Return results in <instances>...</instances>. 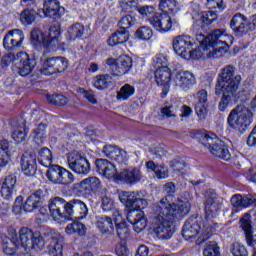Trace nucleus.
<instances>
[{
    "instance_id": "f257e3e1",
    "label": "nucleus",
    "mask_w": 256,
    "mask_h": 256,
    "mask_svg": "<svg viewBox=\"0 0 256 256\" xmlns=\"http://www.w3.org/2000/svg\"><path fill=\"white\" fill-rule=\"evenodd\" d=\"M233 38L225 30H212L210 34H197L196 40L200 48H193L196 45L194 38L188 35L178 36L173 39L172 47L175 54L186 60H196L202 57L215 59L228 52L229 42L233 43Z\"/></svg>"
},
{
    "instance_id": "5701e85b",
    "label": "nucleus",
    "mask_w": 256,
    "mask_h": 256,
    "mask_svg": "<svg viewBox=\"0 0 256 256\" xmlns=\"http://www.w3.org/2000/svg\"><path fill=\"white\" fill-rule=\"evenodd\" d=\"M47 192L42 189L36 190L24 202V212L31 213L41 207Z\"/></svg>"
},
{
    "instance_id": "37998d69",
    "label": "nucleus",
    "mask_w": 256,
    "mask_h": 256,
    "mask_svg": "<svg viewBox=\"0 0 256 256\" xmlns=\"http://www.w3.org/2000/svg\"><path fill=\"white\" fill-rule=\"evenodd\" d=\"M159 9L162 11V13L173 16L178 10V3L176 0H160Z\"/></svg>"
},
{
    "instance_id": "72a5a7b5",
    "label": "nucleus",
    "mask_w": 256,
    "mask_h": 256,
    "mask_svg": "<svg viewBox=\"0 0 256 256\" xmlns=\"http://www.w3.org/2000/svg\"><path fill=\"white\" fill-rule=\"evenodd\" d=\"M28 130L26 129L24 120H20V125L13 126L12 137L16 144H22L26 141Z\"/></svg>"
},
{
    "instance_id": "58836bf2",
    "label": "nucleus",
    "mask_w": 256,
    "mask_h": 256,
    "mask_svg": "<svg viewBox=\"0 0 256 256\" xmlns=\"http://www.w3.org/2000/svg\"><path fill=\"white\" fill-rule=\"evenodd\" d=\"M85 33V27L81 23H75L71 25L66 34V38L70 41H75L82 38Z\"/></svg>"
},
{
    "instance_id": "423d86ee",
    "label": "nucleus",
    "mask_w": 256,
    "mask_h": 256,
    "mask_svg": "<svg viewBox=\"0 0 256 256\" xmlns=\"http://www.w3.org/2000/svg\"><path fill=\"white\" fill-rule=\"evenodd\" d=\"M194 138L202 142V145L205 146L215 157L225 161H229L231 159L229 147L224 141L219 139L215 133H203L201 131H197Z\"/></svg>"
},
{
    "instance_id": "4468645a",
    "label": "nucleus",
    "mask_w": 256,
    "mask_h": 256,
    "mask_svg": "<svg viewBox=\"0 0 256 256\" xmlns=\"http://www.w3.org/2000/svg\"><path fill=\"white\" fill-rule=\"evenodd\" d=\"M173 70H175V64H169V66H163L155 70V83L162 89L164 95H167L171 85L173 86Z\"/></svg>"
},
{
    "instance_id": "2f4dec72",
    "label": "nucleus",
    "mask_w": 256,
    "mask_h": 256,
    "mask_svg": "<svg viewBox=\"0 0 256 256\" xmlns=\"http://www.w3.org/2000/svg\"><path fill=\"white\" fill-rule=\"evenodd\" d=\"M145 167L148 171L153 172L155 177L160 180L169 178V169L163 164L156 165L153 161H148Z\"/></svg>"
},
{
    "instance_id": "c756f323",
    "label": "nucleus",
    "mask_w": 256,
    "mask_h": 256,
    "mask_svg": "<svg viewBox=\"0 0 256 256\" xmlns=\"http://www.w3.org/2000/svg\"><path fill=\"white\" fill-rule=\"evenodd\" d=\"M17 179L14 175H9L5 178L1 186V197L5 200H11L15 189Z\"/></svg>"
},
{
    "instance_id": "a19ab883",
    "label": "nucleus",
    "mask_w": 256,
    "mask_h": 256,
    "mask_svg": "<svg viewBox=\"0 0 256 256\" xmlns=\"http://www.w3.org/2000/svg\"><path fill=\"white\" fill-rule=\"evenodd\" d=\"M135 92H136L135 87L129 83H126L123 86H121V88L118 90L116 94V99L122 102L127 101L131 97H133Z\"/></svg>"
},
{
    "instance_id": "e2e57ef3",
    "label": "nucleus",
    "mask_w": 256,
    "mask_h": 256,
    "mask_svg": "<svg viewBox=\"0 0 256 256\" xmlns=\"http://www.w3.org/2000/svg\"><path fill=\"white\" fill-rule=\"evenodd\" d=\"M208 104H196V113L200 120H204L208 115Z\"/></svg>"
},
{
    "instance_id": "e433bc0d",
    "label": "nucleus",
    "mask_w": 256,
    "mask_h": 256,
    "mask_svg": "<svg viewBox=\"0 0 256 256\" xmlns=\"http://www.w3.org/2000/svg\"><path fill=\"white\" fill-rule=\"evenodd\" d=\"M246 23L247 20L244 15L236 14L230 22V27L237 35H241L244 32Z\"/></svg>"
},
{
    "instance_id": "4be33fe9",
    "label": "nucleus",
    "mask_w": 256,
    "mask_h": 256,
    "mask_svg": "<svg viewBox=\"0 0 256 256\" xmlns=\"http://www.w3.org/2000/svg\"><path fill=\"white\" fill-rule=\"evenodd\" d=\"M45 236L51 239L48 254L50 256H63V237L53 230L45 233Z\"/></svg>"
},
{
    "instance_id": "ea45409f",
    "label": "nucleus",
    "mask_w": 256,
    "mask_h": 256,
    "mask_svg": "<svg viewBox=\"0 0 256 256\" xmlns=\"http://www.w3.org/2000/svg\"><path fill=\"white\" fill-rule=\"evenodd\" d=\"M129 39V32L127 30H118L114 32L112 36L108 39L107 43L109 46L113 47L116 45L124 44Z\"/></svg>"
},
{
    "instance_id": "9b49d317",
    "label": "nucleus",
    "mask_w": 256,
    "mask_h": 256,
    "mask_svg": "<svg viewBox=\"0 0 256 256\" xmlns=\"http://www.w3.org/2000/svg\"><path fill=\"white\" fill-rule=\"evenodd\" d=\"M196 85V77L191 71L183 70L179 64L173 69L172 86L182 91H189Z\"/></svg>"
},
{
    "instance_id": "c85d7f7f",
    "label": "nucleus",
    "mask_w": 256,
    "mask_h": 256,
    "mask_svg": "<svg viewBox=\"0 0 256 256\" xmlns=\"http://www.w3.org/2000/svg\"><path fill=\"white\" fill-rule=\"evenodd\" d=\"M9 235L12 237V239L8 238V237H4L3 239V252L8 255V256H13L17 249H19V244L17 242V234L15 229L11 228L9 230Z\"/></svg>"
},
{
    "instance_id": "de8ad7c7",
    "label": "nucleus",
    "mask_w": 256,
    "mask_h": 256,
    "mask_svg": "<svg viewBox=\"0 0 256 256\" xmlns=\"http://www.w3.org/2000/svg\"><path fill=\"white\" fill-rule=\"evenodd\" d=\"M154 32L149 26H140L135 32V38L140 41H149L152 39Z\"/></svg>"
},
{
    "instance_id": "4c0bfd02",
    "label": "nucleus",
    "mask_w": 256,
    "mask_h": 256,
    "mask_svg": "<svg viewBox=\"0 0 256 256\" xmlns=\"http://www.w3.org/2000/svg\"><path fill=\"white\" fill-rule=\"evenodd\" d=\"M48 39V48L55 49L58 44V40L61 37V30L59 26H51L48 32H45Z\"/></svg>"
},
{
    "instance_id": "f8f14e48",
    "label": "nucleus",
    "mask_w": 256,
    "mask_h": 256,
    "mask_svg": "<svg viewBox=\"0 0 256 256\" xmlns=\"http://www.w3.org/2000/svg\"><path fill=\"white\" fill-rule=\"evenodd\" d=\"M40 72L44 76H51L56 73H62L68 68L69 62L64 57H43L40 60Z\"/></svg>"
},
{
    "instance_id": "f03ea898",
    "label": "nucleus",
    "mask_w": 256,
    "mask_h": 256,
    "mask_svg": "<svg viewBox=\"0 0 256 256\" xmlns=\"http://www.w3.org/2000/svg\"><path fill=\"white\" fill-rule=\"evenodd\" d=\"M164 191L168 196L162 198L159 203L154 205V217L151 220V226L158 239L168 240L173 237L175 227L173 222L187 215L191 209L189 200L178 199L173 202L175 193V184L169 182L164 186Z\"/></svg>"
},
{
    "instance_id": "49530a36",
    "label": "nucleus",
    "mask_w": 256,
    "mask_h": 256,
    "mask_svg": "<svg viewBox=\"0 0 256 256\" xmlns=\"http://www.w3.org/2000/svg\"><path fill=\"white\" fill-rule=\"evenodd\" d=\"M87 228L84 224L79 222H73L67 225L65 232L68 235H73L77 233L79 236H85Z\"/></svg>"
},
{
    "instance_id": "680f3d73",
    "label": "nucleus",
    "mask_w": 256,
    "mask_h": 256,
    "mask_svg": "<svg viewBox=\"0 0 256 256\" xmlns=\"http://www.w3.org/2000/svg\"><path fill=\"white\" fill-rule=\"evenodd\" d=\"M13 212H14L15 215H22L23 212H25L22 196L17 197V199L15 201V205L13 207Z\"/></svg>"
},
{
    "instance_id": "f3484780",
    "label": "nucleus",
    "mask_w": 256,
    "mask_h": 256,
    "mask_svg": "<svg viewBox=\"0 0 256 256\" xmlns=\"http://www.w3.org/2000/svg\"><path fill=\"white\" fill-rule=\"evenodd\" d=\"M106 64L109 65L114 76L122 77L129 73L132 68V58L127 55H121L117 59L108 58Z\"/></svg>"
},
{
    "instance_id": "6e6d98bb",
    "label": "nucleus",
    "mask_w": 256,
    "mask_h": 256,
    "mask_svg": "<svg viewBox=\"0 0 256 256\" xmlns=\"http://www.w3.org/2000/svg\"><path fill=\"white\" fill-rule=\"evenodd\" d=\"M138 12L142 18H149V20L156 17V9L153 6H142L138 8Z\"/></svg>"
},
{
    "instance_id": "9d476101",
    "label": "nucleus",
    "mask_w": 256,
    "mask_h": 256,
    "mask_svg": "<svg viewBox=\"0 0 256 256\" xmlns=\"http://www.w3.org/2000/svg\"><path fill=\"white\" fill-rule=\"evenodd\" d=\"M18 235L20 236V240L16 239L18 247H22L26 253H30L31 251L39 252L45 247V240L39 232L22 228L18 232Z\"/></svg>"
},
{
    "instance_id": "a878e982",
    "label": "nucleus",
    "mask_w": 256,
    "mask_h": 256,
    "mask_svg": "<svg viewBox=\"0 0 256 256\" xmlns=\"http://www.w3.org/2000/svg\"><path fill=\"white\" fill-rule=\"evenodd\" d=\"M65 204V200L61 197H55L50 200L49 211L53 220L59 224L64 221V214L61 212V208Z\"/></svg>"
},
{
    "instance_id": "69168bd1",
    "label": "nucleus",
    "mask_w": 256,
    "mask_h": 256,
    "mask_svg": "<svg viewBox=\"0 0 256 256\" xmlns=\"http://www.w3.org/2000/svg\"><path fill=\"white\" fill-rule=\"evenodd\" d=\"M128 160L129 156L124 149H120L114 158V161L118 162L119 164L126 163Z\"/></svg>"
},
{
    "instance_id": "39448f33",
    "label": "nucleus",
    "mask_w": 256,
    "mask_h": 256,
    "mask_svg": "<svg viewBox=\"0 0 256 256\" xmlns=\"http://www.w3.org/2000/svg\"><path fill=\"white\" fill-rule=\"evenodd\" d=\"M234 73L235 69L233 66H227L218 76L216 83V94H223L219 103V111L224 112L230 106L231 94L237 91L238 85L240 84L241 77L239 75L233 77Z\"/></svg>"
},
{
    "instance_id": "2eb2a0df",
    "label": "nucleus",
    "mask_w": 256,
    "mask_h": 256,
    "mask_svg": "<svg viewBox=\"0 0 256 256\" xmlns=\"http://www.w3.org/2000/svg\"><path fill=\"white\" fill-rule=\"evenodd\" d=\"M149 23L155 31L161 34L168 33L173 29V27L178 26V21L175 17L168 13L155 15L149 19Z\"/></svg>"
},
{
    "instance_id": "8fccbe9b",
    "label": "nucleus",
    "mask_w": 256,
    "mask_h": 256,
    "mask_svg": "<svg viewBox=\"0 0 256 256\" xmlns=\"http://www.w3.org/2000/svg\"><path fill=\"white\" fill-rule=\"evenodd\" d=\"M36 20V11L34 9H25L20 13V22L23 25H31Z\"/></svg>"
},
{
    "instance_id": "b1692460",
    "label": "nucleus",
    "mask_w": 256,
    "mask_h": 256,
    "mask_svg": "<svg viewBox=\"0 0 256 256\" xmlns=\"http://www.w3.org/2000/svg\"><path fill=\"white\" fill-rule=\"evenodd\" d=\"M240 227L244 230L248 247L256 250V236H253L251 226V214H244L240 221Z\"/></svg>"
},
{
    "instance_id": "13d9d810",
    "label": "nucleus",
    "mask_w": 256,
    "mask_h": 256,
    "mask_svg": "<svg viewBox=\"0 0 256 256\" xmlns=\"http://www.w3.org/2000/svg\"><path fill=\"white\" fill-rule=\"evenodd\" d=\"M135 22V18L132 15L128 14L122 17V19L120 20V26L123 30L126 31V29H129L132 26H134Z\"/></svg>"
},
{
    "instance_id": "0eeeda50",
    "label": "nucleus",
    "mask_w": 256,
    "mask_h": 256,
    "mask_svg": "<svg viewBox=\"0 0 256 256\" xmlns=\"http://www.w3.org/2000/svg\"><path fill=\"white\" fill-rule=\"evenodd\" d=\"M101 209L103 212H112L116 233L121 239H125L129 234L128 225L125 223L126 212L120 211L113 197L105 195L101 197Z\"/></svg>"
},
{
    "instance_id": "20e7f679",
    "label": "nucleus",
    "mask_w": 256,
    "mask_h": 256,
    "mask_svg": "<svg viewBox=\"0 0 256 256\" xmlns=\"http://www.w3.org/2000/svg\"><path fill=\"white\" fill-rule=\"evenodd\" d=\"M119 200L127 209H129L125 216L126 225V221H128L133 225V229L136 233L143 232L148 226V218L143 211L148 207V201L141 198L139 192L133 191L119 192Z\"/></svg>"
},
{
    "instance_id": "338daca9",
    "label": "nucleus",
    "mask_w": 256,
    "mask_h": 256,
    "mask_svg": "<svg viewBox=\"0 0 256 256\" xmlns=\"http://www.w3.org/2000/svg\"><path fill=\"white\" fill-rule=\"evenodd\" d=\"M115 254L117 256H129L130 255V251L129 249L126 247V245L124 244H119L116 246L115 248Z\"/></svg>"
},
{
    "instance_id": "6e6552de",
    "label": "nucleus",
    "mask_w": 256,
    "mask_h": 256,
    "mask_svg": "<svg viewBox=\"0 0 256 256\" xmlns=\"http://www.w3.org/2000/svg\"><path fill=\"white\" fill-rule=\"evenodd\" d=\"M4 65H10L13 63V71L17 72L21 77L29 76L33 73L37 62L35 59L30 58L26 52H19L17 54L8 53L2 59Z\"/></svg>"
},
{
    "instance_id": "412c9836",
    "label": "nucleus",
    "mask_w": 256,
    "mask_h": 256,
    "mask_svg": "<svg viewBox=\"0 0 256 256\" xmlns=\"http://www.w3.org/2000/svg\"><path fill=\"white\" fill-rule=\"evenodd\" d=\"M96 169L99 174L108 179H114L115 181H120V174L117 173L115 165L108 160L99 159L96 160Z\"/></svg>"
},
{
    "instance_id": "864d4df0",
    "label": "nucleus",
    "mask_w": 256,
    "mask_h": 256,
    "mask_svg": "<svg viewBox=\"0 0 256 256\" xmlns=\"http://www.w3.org/2000/svg\"><path fill=\"white\" fill-rule=\"evenodd\" d=\"M204 256H221L220 247L216 242H211L206 246L203 252Z\"/></svg>"
},
{
    "instance_id": "3c124183",
    "label": "nucleus",
    "mask_w": 256,
    "mask_h": 256,
    "mask_svg": "<svg viewBox=\"0 0 256 256\" xmlns=\"http://www.w3.org/2000/svg\"><path fill=\"white\" fill-rule=\"evenodd\" d=\"M141 0H119V6L125 13L132 12L137 9V6Z\"/></svg>"
},
{
    "instance_id": "dca6fc26",
    "label": "nucleus",
    "mask_w": 256,
    "mask_h": 256,
    "mask_svg": "<svg viewBox=\"0 0 256 256\" xmlns=\"http://www.w3.org/2000/svg\"><path fill=\"white\" fill-rule=\"evenodd\" d=\"M46 176L54 185H70L75 180L70 171L58 165H52L48 169Z\"/></svg>"
},
{
    "instance_id": "6ab92c4d",
    "label": "nucleus",
    "mask_w": 256,
    "mask_h": 256,
    "mask_svg": "<svg viewBox=\"0 0 256 256\" xmlns=\"http://www.w3.org/2000/svg\"><path fill=\"white\" fill-rule=\"evenodd\" d=\"M25 40V34L23 30L16 28L15 30H10L8 34L4 37L3 46L6 50H14L22 47Z\"/></svg>"
},
{
    "instance_id": "603ef678",
    "label": "nucleus",
    "mask_w": 256,
    "mask_h": 256,
    "mask_svg": "<svg viewBox=\"0 0 256 256\" xmlns=\"http://www.w3.org/2000/svg\"><path fill=\"white\" fill-rule=\"evenodd\" d=\"M153 65L156 70L162 69L164 67H170V64H168V58L163 54H157L153 58Z\"/></svg>"
},
{
    "instance_id": "a211bd4d",
    "label": "nucleus",
    "mask_w": 256,
    "mask_h": 256,
    "mask_svg": "<svg viewBox=\"0 0 256 256\" xmlns=\"http://www.w3.org/2000/svg\"><path fill=\"white\" fill-rule=\"evenodd\" d=\"M65 14L64 7L60 6L57 0H46L43 4V8L38 10L40 18H49L58 20Z\"/></svg>"
},
{
    "instance_id": "f704fd0d",
    "label": "nucleus",
    "mask_w": 256,
    "mask_h": 256,
    "mask_svg": "<svg viewBox=\"0 0 256 256\" xmlns=\"http://www.w3.org/2000/svg\"><path fill=\"white\" fill-rule=\"evenodd\" d=\"M120 181L124 180L127 183H136L139 182L142 178L141 172L136 168L125 169L122 174L119 175Z\"/></svg>"
},
{
    "instance_id": "393cba45",
    "label": "nucleus",
    "mask_w": 256,
    "mask_h": 256,
    "mask_svg": "<svg viewBox=\"0 0 256 256\" xmlns=\"http://www.w3.org/2000/svg\"><path fill=\"white\" fill-rule=\"evenodd\" d=\"M30 44L37 50L49 48V39L46 32H42L39 28H34L30 33Z\"/></svg>"
},
{
    "instance_id": "c9c22d12",
    "label": "nucleus",
    "mask_w": 256,
    "mask_h": 256,
    "mask_svg": "<svg viewBox=\"0 0 256 256\" xmlns=\"http://www.w3.org/2000/svg\"><path fill=\"white\" fill-rule=\"evenodd\" d=\"M11 161V151L9 141L0 140V167H5Z\"/></svg>"
},
{
    "instance_id": "5fc2aeb1",
    "label": "nucleus",
    "mask_w": 256,
    "mask_h": 256,
    "mask_svg": "<svg viewBox=\"0 0 256 256\" xmlns=\"http://www.w3.org/2000/svg\"><path fill=\"white\" fill-rule=\"evenodd\" d=\"M47 101L50 104H53L56 106H63L68 102L67 98L64 97L62 94H51L47 96Z\"/></svg>"
},
{
    "instance_id": "473e14b6",
    "label": "nucleus",
    "mask_w": 256,
    "mask_h": 256,
    "mask_svg": "<svg viewBox=\"0 0 256 256\" xmlns=\"http://www.w3.org/2000/svg\"><path fill=\"white\" fill-rule=\"evenodd\" d=\"M97 228L103 234H111L115 231V225L113 219L110 216H98L97 217Z\"/></svg>"
},
{
    "instance_id": "c03bdc74",
    "label": "nucleus",
    "mask_w": 256,
    "mask_h": 256,
    "mask_svg": "<svg viewBox=\"0 0 256 256\" xmlns=\"http://www.w3.org/2000/svg\"><path fill=\"white\" fill-rule=\"evenodd\" d=\"M46 125L39 124L32 132L33 142L37 145H42L46 139Z\"/></svg>"
},
{
    "instance_id": "cd10ccee",
    "label": "nucleus",
    "mask_w": 256,
    "mask_h": 256,
    "mask_svg": "<svg viewBox=\"0 0 256 256\" xmlns=\"http://www.w3.org/2000/svg\"><path fill=\"white\" fill-rule=\"evenodd\" d=\"M193 19L196 26L205 28V26L212 24L217 19V14L213 11L194 12Z\"/></svg>"
},
{
    "instance_id": "bf43d9fd",
    "label": "nucleus",
    "mask_w": 256,
    "mask_h": 256,
    "mask_svg": "<svg viewBox=\"0 0 256 256\" xmlns=\"http://www.w3.org/2000/svg\"><path fill=\"white\" fill-rule=\"evenodd\" d=\"M119 151L120 148L118 146L107 145L104 147V154L112 160H115V157Z\"/></svg>"
},
{
    "instance_id": "0e129e2a",
    "label": "nucleus",
    "mask_w": 256,
    "mask_h": 256,
    "mask_svg": "<svg viewBox=\"0 0 256 256\" xmlns=\"http://www.w3.org/2000/svg\"><path fill=\"white\" fill-rule=\"evenodd\" d=\"M74 207H75V199L67 202L66 204H63L62 208H64L67 216H69V217L75 216L76 217Z\"/></svg>"
},
{
    "instance_id": "052dcab7",
    "label": "nucleus",
    "mask_w": 256,
    "mask_h": 256,
    "mask_svg": "<svg viewBox=\"0 0 256 256\" xmlns=\"http://www.w3.org/2000/svg\"><path fill=\"white\" fill-rule=\"evenodd\" d=\"M78 94L82 95V97L87 99L91 104L98 103L93 92H88V90H85L84 88H78Z\"/></svg>"
},
{
    "instance_id": "79ce46f5",
    "label": "nucleus",
    "mask_w": 256,
    "mask_h": 256,
    "mask_svg": "<svg viewBox=\"0 0 256 256\" xmlns=\"http://www.w3.org/2000/svg\"><path fill=\"white\" fill-rule=\"evenodd\" d=\"M38 162L44 167H51L53 163V154L47 147H43L38 152Z\"/></svg>"
},
{
    "instance_id": "7c9ffc66",
    "label": "nucleus",
    "mask_w": 256,
    "mask_h": 256,
    "mask_svg": "<svg viewBox=\"0 0 256 256\" xmlns=\"http://www.w3.org/2000/svg\"><path fill=\"white\" fill-rule=\"evenodd\" d=\"M231 204L234 208H240V207L247 208L253 204L256 205V196L252 194H248L244 196L240 194H236L231 198Z\"/></svg>"
},
{
    "instance_id": "7ed1b4c3",
    "label": "nucleus",
    "mask_w": 256,
    "mask_h": 256,
    "mask_svg": "<svg viewBox=\"0 0 256 256\" xmlns=\"http://www.w3.org/2000/svg\"><path fill=\"white\" fill-rule=\"evenodd\" d=\"M222 204L216 199V195L211 193V196L206 193V224L202 218H197V221L188 220L182 231L183 237L190 242H196L197 245L203 244L211 236L213 228V219L217 218L221 212Z\"/></svg>"
},
{
    "instance_id": "ddd939ff",
    "label": "nucleus",
    "mask_w": 256,
    "mask_h": 256,
    "mask_svg": "<svg viewBox=\"0 0 256 256\" xmlns=\"http://www.w3.org/2000/svg\"><path fill=\"white\" fill-rule=\"evenodd\" d=\"M69 168L79 175H88L91 171V165L83 152L78 149H71L67 156Z\"/></svg>"
},
{
    "instance_id": "bb28decb",
    "label": "nucleus",
    "mask_w": 256,
    "mask_h": 256,
    "mask_svg": "<svg viewBox=\"0 0 256 256\" xmlns=\"http://www.w3.org/2000/svg\"><path fill=\"white\" fill-rule=\"evenodd\" d=\"M20 167L22 172L26 176H33L37 171V161L35 154H27V152L22 155V161L20 162Z\"/></svg>"
},
{
    "instance_id": "1a4fd4ad",
    "label": "nucleus",
    "mask_w": 256,
    "mask_h": 256,
    "mask_svg": "<svg viewBox=\"0 0 256 256\" xmlns=\"http://www.w3.org/2000/svg\"><path fill=\"white\" fill-rule=\"evenodd\" d=\"M254 114L245 106H238L231 110L227 117V123L230 129L239 133H245L253 123Z\"/></svg>"
},
{
    "instance_id": "aec40b11",
    "label": "nucleus",
    "mask_w": 256,
    "mask_h": 256,
    "mask_svg": "<svg viewBox=\"0 0 256 256\" xmlns=\"http://www.w3.org/2000/svg\"><path fill=\"white\" fill-rule=\"evenodd\" d=\"M101 187V180L98 177H88L82 179L79 183L75 184L74 192L78 195H86L91 192H96Z\"/></svg>"
},
{
    "instance_id": "09e8293b",
    "label": "nucleus",
    "mask_w": 256,
    "mask_h": 256,
    "mask_svg": "<svg viewBox=\"0 0 256 256\" xmlns=\"http://www.w3.org/2000/svg\"><path fill=\"white\" fill-rule=\"evenodd\" d=\"M75 218L85 219L88 215V207L85 202L75 199Z\"/></svg>"
},
{
    "instance_id": "a18cd8bd",
    "label": "nucleus",
    "mask_w": 256,
    "mask_h": 256,
    "mask_svg": "<svg viewBox=\"0 0 256 256\" xmlns=\"http://www.w3.org/2000/svg\"><path fill=\"white\" fill-rule=\"evenodd\" d=\"M92 85L98 90L107 89L111 85L110 75H97L92 80Z\"/></svg>"
},
{
    "instance_id": "774afa93",
    "label": "nucleus",
    "mask_w": 256,
    "mask_h": 256,
    "mask_svg": "<svg viewBox=\"0 0 256 256\" xmlns=\"http://www.w3.org/2000/svg\"><path fill=\"white\" fill-rule=\"evenodd\" d=\"M247 145L249 147H256V126L251 131L250 135L247 138Z\"/></svg>"
},
{
    "instance_id": "4d7b16f0",
    "label": "nucleus",
    "mask_w": 256,
    "mask_h": 256,
    "mask_svg": "<svg viewBox=\"0 0 256 256\" xmlns=\"http://www.w3.org/2000/svg\"><path fill=\"white\" fill-rule=\"evenodd\" d=\"M231 253L233 256H248L246 247L240 243H234L231 247Z\"/></svg>"
}]
</instances>
